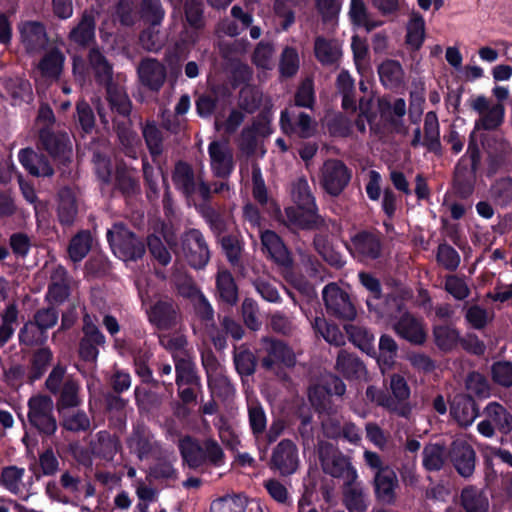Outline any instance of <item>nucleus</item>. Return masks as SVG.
Listing matches in <instances>:
<instances>
[{
	"mask_svg": "<svg viewBox=\"0 0 512 512\" xmlns=\"http://www.w3.org/2000/svg\"><path fill=\"white\" fill-rule=\"evenodd\" d=\"M272 462L282 474H292L298 467V455L295 444L282 440L275 448Z\"/></svg>",
	"mask_w": 512,
	"mask_h": 512,
	"instance_id": "nucleus-16",
	"label": "nucleus"
},
{
	"mask_svg": "<svg viewBox=\"0 0 512 512\" xmlns=\"http://www.w3.org/2000/svg\"><path fill=\"white\" fill-rule=\"evenodd\" d=\"M406 43L412 49H419L425 38V21L420 15L414 14L407 23Z\"/></svg>",
	"mask_w": 512,
	"mask_h": 512,
	"instance_id": "nucleus-41",
	"label": "nucleus"
},
{
	"mask_svg": "<svg viewBox=\"0 0 512 512\" xmlns=\"http://www.w3.org/2000/svg\"><path fill=\"white\" fill-rule=\"evenodd\" d=\"M57 214L62 224H71L77 214V201L74 192L69 188L60 190L58 194Z\"/></svg>",
	"mask_w": 512,
	"mask_h": 512,
	"instance_id": "nucleus-29",
	"label": "nucleus"
},
{
	"mask_svg": "<svg viewBox=\"0 0 512 512\" xmlns=\"http://www.w3.org/2000/svg\"><path fill=\"white\" fill-rule=\"evenodd\" d=\"M92 237L87 231L75 235L68 246V255L73 262H80L91 249Z\"/></svg>",
	"mask_w": 512,
	"mask_h": 512,
	"instance_id": "nucleus-38",
	"label": "nucleus"
},
{
	"mask_svg": "<svg viewBox=\"0 0 512 512\" xmlns=\"http://www.w3.org/2000/svg\"><path fill=\"white\" fill-rule=\"evenodd\" d=\"M246 500L241 496H226L211 504V512H245Z\"/></svg>",
	"mask_w": 512,
	"mask_h": 512,
	"instance_id": "nucleus-54",
	"label": "nucleus"
},
{
	"mask_svg": "<svg viewBox=\"0 0 512 512\" xmlns=\"http://www.w3.org/2000/svg\"><path fill=\"white\" fill-rule=\"evenodd\" d=\"M248 415L253 434H262L267 426V418L263 407L257 400L248 399Z\"/></svg>",
	"mask_w": 512,
	"mask_h": 512,
	"instance_id": "nucleus-46",
	"label": "nucleus"
},
{
	"mask_svg": "<svg viewBox=\"0 0 512 512\" xmlns=\"http://www.w3.org/2000/svg\"><path fill=\"white\" fill-rule=\"evenodd\" d=\"M465 317L473 328L481 329L492 319V314L478 305H472L467 309Z\"/></svg>",
	"mask_w": 512,
	"mask_h": 512,
	"instance_id": "nucleus-62",
	"label": "nucleus"
},
{
	"mask_svg": "<svg viewBox=\"0 0 512 512\" xmlns=\"http://www.w3.org/2000/svg\"><path fill=\"white\" fill-rule=\"evenodd\" d=\"M24 468L9 466L1 472V484L11 493L17 494L23 487Z\"/></svg>",
	"mask_w": 512,
	"mask_h": 512,
	"instance_id": "nucleus-48",
	"label": "nucleus"
},
{
	"mask_svg": "<svg viewBox=\"0 0 512 512\" xmlns=\"http://www.w3.org/2000/svg\"><path fill=\"white\" fill-rule=\"evenodd\" d=\"M274 49L270 44L259 43L253 55L254 64L260 69H271L273 67Z\"/></svg>",
	"mask_w": 512,
	"mask_h": 512,
	"instance_id": "nucleus-63",
	"label": "nucleus"
},
{
	"mask_svg": "<svg viewBox=\"0 0 512 512\" xmlns=\"http://www.w3.org/2000/svg\"><path fill=\"white\" fill-rule=\"evenodd\" d=\"M349 250L359 261H366L379 256L381 244L375 235L360 233L351 239Z\"/></svg>",
	"mask_w": 512,
	"mask_h": 512,
	"instance_id": "nucleus-14",
	"label": "nucleus"
},
{
	"mask_svg": "<svg viewBox=\"0 0 512 512\" xmlns=\"http://www.w3.org/2000/svg\"><path fill=\"white\" fill-rule=\"evenodd\" d=\"M216 287L219 297L233 305L238 300V289L233 276L227 270H219L216 277Z\"/></svg>",
	"mask_w": 512,
	"mask_h": 512,
	"instance_id": "nucleus-35",
	"label": "nucleus"
},
{
	"mask_svg": "<svg viewBox=\"0 0 512 512\" xmlns=\"http://www.w3.org/2000/svg\"><path fill=\"white\" fill-rule=\"evenodd\" d=\"M299 65L300 59L297 50L292 47L284 48L279 62L280 74L284 77H291L296 74Z\"/></svg>",
	"mask_w": 512,
	"mask_h": 512,
	"instance_id": "nucleus-50",
	"label": "nucleus"
},
{
	"mask_svg": "<svg viewBox=\"0 0 512 512\" xmlns=\"http://www.w3.org/2000/svg\"><path fill=\"white\" fill-rule=\"evenodd\" d=\"M484 414L502 434H508L512 431V415L501 404L490 402L485 407Z\"/></svg>",
	"mask_w": 512,
	"mask_h": 512,
	"instance_id": "nucleus-33",
	"label": "nucleus"
},
{
	"mask_svg": "<svg viewBox=\"0 0 512 512\" xmlns=\"http://www.w3.org/2000/svg\"><path fill=\"white\" fill-rule=\"evenodd\" d=\"M397 350V344L392 337L387 335L381 336L378 363L383 373L393 365Z\"/></svg>",
	"mask_w": 512,
	"mask_h": 512,
	"instance_id": "nucleus-43",
	"label": "nucleus"
},
{
	"mask_svg": "<svg viewBox=\"0 0 512 512\" xmlns=\"http://www.w3.org/2000/svg\"><path fill=\"white\" fill-rule=\"evenodd\" d=\"M95 453L104 459L112 460L119 450V442L116 437L106 431L97 434V442L94 444Z\"/></svg>",
	"mask_w": 512,
	"mask_h": 512,
	"instance_id": "nucleus-45",
	"label": "nucleus"
},
{
	"mask_svg": "<svg viewBox=\"0 0 512 512\" xmlns=\"http://www.w3.org/2000/svg\"><path fill=\"white\" fill-rule=\"evenodd\" d=\"M374 483L377 497L384 503H393L398 487V479L395 471L385 466V468L375 473Z\"/></svg>",
	"mask_w": 512,
	"mask_h": 512,
	"instance_id": "nucleus-17",
	"label": "nucleus"
},
{
	"mask_svg": "<svg viewBox=\"0 0 512 512\" xmlns=\"http://www.w3.org/2000/svg\"><path fill=\"white\" fill-rule=\"evenodd\" d=\"M149 321L159 329H167L176 323L177 311L171 300H160L148 311Z\"/></svg>",
	"mask_w": 512,
	"mask_h": 512,
	"instance_id": "nucleus-21",
	"label": "nucleus"
},
{
	"mask_svg": "<svg viewBox=\"0 0 512 512\" xmlns=\"http://www.w3.org/2000/svg\"><path fill=\"white\" fill-rule=\"evenodd\" d=\"M28 418L30 423L45 434L56 430V421L52 415L53 401L48 396L37 395L29 400Z\"/></svg>",
	"mask_w": 512,
	"mask_h": 512,
	"instance_id": "nucleus-7",
	"label": "nucleus"
},
{
	"mask_svg": "<svg viewBox=\"0 0 512 512\" xmlns=\"http://www.w3.org/2000/svg\"><path fill=\"white\" fill-rule=\"evenodd\" d=\"M424 132L426 145L430 150H438L440 147L439 122L435 112H428L425 116Z\"/></svg>",
	"mask_w": 512,
	"mask_h": 512,
	"instance_id": "nucleus-51",
	"label": "nucleus"
},
{
	"mask_svg": "<svg viewBox=\"0 0 512 512\" xmlns=\"http://www.w3.org/2000/svg\"><path fill=\"white\" fill-rule=\"evenodd\" d=\"M40 141L52 156L58 157L63 161L70 160L72 151L69 139L66 135L57 136L48 129H42L40 132Z\"/></svg>",
	"mask_w": 512,
	"mask_h": 512,
	"instance_id": "nucleus-22",
	"label": "nucleus"
},
{
	"mask_svg": "<svg viewBox=\"0 0 512 512\" xmlns=\"http://www.w3.org/2000/svg\"><path fill=\"white\" fill-rule=\"evenodd\" d=\"M18 29L21 42L28 52H36L46 44V32L41 23L35 21L21 22Z\"/></svg>",
	"mask_w": 512,
	"mask_h": 512,
	"instance_id": "nucleus-18",
	"label": "nucleus"
},
{
	"mask_svg": "<svg viewBox=\"0 0 512 512\" xmlns=\"http://www.w3.org/2000/svg\"><path fill=\"white\" fill-rule=\"evenodd\" d=\"M234 363L238 373L241 375H251L255 370V357L244 346L235 349Z\"/></svg>",
	"mask_w": 512,
	"mask_h": 512,
	"instance_id": "nucleus-53",
	"label": "nucleus"
},
{
	"mask_svg": "<svg viewBox=\"0 0 512 512\" xmlns=\"http://www.w3.org/2000/svg\"><path fill=\"white\" fill-rule=\"evenodd\" d=\"M179 448L184 461L190 467H197L202 463L204 459L203 449L191 438L182 439Z\"/></svg>",
	"mask_w": 512,
	"mask_h": 512,
	"instance_id": "nucleus-47",
	"label": "nucleus"
},
{
	"mask_svg": "<svg viewBox=\"0 0 512 512\" xmlns=\"http://www.w3.org/2000/svg\"><path fill=\"white\" fill-rule=\"evenodd\" d=\"M327 310L344 319H353L356 312L348 294L336 284H328L322 291Z\"/></svg>",
	"mask_w": 512,
	"mask_h": 512,
	"instance_id": "nucleus-9",
	"label": "nucleus"
},
{
	"mask_svg": "<svg viewBox=\"0 0 512 512\" xmlns=\"http://www.w3.org/2000/svg\"><path fill=\"white\" fill-rule=\"evenodd\" d=\"M319 453L325 473L333 477L342 478L345 484H352L357 480L358 474L356 469L341 452L330 445L323 444L320 447Z\"/></svg>",
	"mask_w": 512,
	"mask_h": 512,
	"instance_id": "nucleus-3",
	"label": "nucleus"
},
{
	"mask_svg": "<svg viewBox=\"0 0 512 512\" xmlns=\"http://www.w3.org/2000/svg\"><path fill=\"white\" fill-rule=\"evenodd\" d=\"M262 250L276 263L287 265L290 261L289 253L280 237L273 231L261 232Z\"/></svg>",
	"mask_w": 512,
	"mask_h": 512,
	"instance_id": "nucleus-24",
	"label": "nucleus"
},
{
	"mask_svg": "<svg viewBox=\"0 0 512 512\" xmlns=\"http://www.w3.org/2000/svg\"><path fill=\"white\" fill-rule=\"evenodd\" d=\"M470 107L478 114V119L475 121L477 130H493L503 122L505 108L500 102L477 95L470 100Z\"/></svg>",
	"mask_w": 512,
	"mask_h": 512,
	"instance_id": "nucleus-4",
	"label": "nucleus"
},
{
	"mask_svg": "<svg viewBox=\"0 0 512 512\" xmlns=\"http://www.w3.org/2000/svg\"><path fill=\"white\" fill-rule=\"evenodd\" d=\"M268 356L263 359V366L272 369L277 363L291 367L295 364V354L283 342L269 340L266 342Z\"/></svg>",
	"mask_w": 512,
	"mask_h": 512,
	"instance_id": "nucleus-23",
	"label": "nucleus"
},
{
	"mask_svg": "<svg viewBox=\"0 0 512 512\" xmlns=\"http://www.w3.org/2000/svg\"><path fill=\"white\" fill-rule=\"evenodd\" d=\"M315 330L330 344L341 346L345 343V337L339 328L328 324L325 319L317 317L313 324Z\"/></svg>",
	"mask_w": 512,
	"mask_h": 512,
	"instance_id": "nucleus-49",
	"label": "nucleus"
},
{
	"mask_svg": "<svg viewBox=\"0 0 512 512\" xmlns=\"http://www.w3.org/2000/svg\"><path fill=\"white\" fill-rule=\"evenodd\" d=\"M323 428L329 437H343L352 444H358L361 440V431L352 423H345L342 428L334 423H324Z\"/></svg>",
	"mask_w": 512,
	"mask_h": 512,
	"instance_id": "nucleus-44",
	"label": "nucleus"
},
{
	"mask_svg": "<svg viewBox=\"0 0 512 512\" xmlns=\"http://www.w3.org/2000/svg\"><path fill=\"white\" fill-rule=\"evenodd\" d=\"M491 196L501 206L510 204L512 202V178L498 180L491 188Z\"/></svg>",
	"mask_w": 512,
	"mask_h": 512,
	"instance_id": "nucleus-56",
	"label": "nucleus"
},
{
	"mask_svg": "<svg viewBox=\"0 0 512 512\" xmlns=\"http://www.w3.org/2000/svg\"><path fill=\"white\" fill-rule=\"evenodd\" d=\"M336 369L346 378H362L366 375L364 364L356 356L344 350L338 354Z\"/></svg>",
	"mask_w": 512,
	"mask_h": 512,
	"instance_id": "nucleus-31",
	"label": "nucleus"
},
{
	"mask_svg": "<svg viewBox=\"0 0 512 512\" xmlns=\"http://www.w3.org/2000/svg\"><path fill=\"white\" fill-rule=\"evenodd\" d=\"M0 347L3 346L14 334L17 325L18 309L16 304H9L0 314Z\"/></svg>",
	"mask_w": 512,
	"mask_h": 512,
	"instance_id": "nucleus-39",
	"label": "nucleus"
},
{
	"mask_svg": "<svg viewBox=\"0 0 512 512\" xmlns=\"http://www.w3.org/2000/svg\"><path fill=\"white\" fill-rule=\"evenodd\" d=\"M90 67L95 72L96 76L102 80H108L111 75V67L107 63L104 56L96 49H92L89 53Z\"/></svg>",
	"mask_w": 512,
	"mask_h": 512,
	"instance_id": "nucleus-61",
	"label": "nucleus"
},
{
	"mask_svg": "<svg viewBox=\"0 0 512 512\" xmlns=\"http://www.w3.org/2000/svg\"><path fill=\"white\" fill-rule=\"evenodd\" d=\"M346 331L351 341L361 350L368 351L372 348L374 336L367 329L356 325H348Z\"/></svg>",
	"mask_w": 512,
	"mask_h": 512,
	"instance_id": "nucleus-57",
	"label": "nucleus"
},
{
	"mask_svg": "<svg viewBox=\"0 0 512 512\" xmlns=\"http://www.w3.org/2000/svg\"><path fill=\"white\" fill-rule=\"evenodd\" d=\"M64 61L63 53L57 48H52L45 53L38 68L43 77L56 80L63 70Z\"/></svg>",
	"mask_w": 512,
	"mask_h": 512,
	"instance_id": "nucleus-28",
	"label": "nucleus"
},
{
	"mask_svg": "<svg viewBox=\"0 0 512 512\" xmlns=\"http://www.w3.org/2000/svg\"><path fill=\"white\" fill-rule=\"evenodd\" d=\"M382 84L388 88L399 86L404 78V72L399 62L386 60L378 68Z\"/></svg>",
	"mask_w": 512,
	"mask_h": 512,
	"instance_id": "nucleus-36",
	"label": "nucleus"
},
{
	"mask_svg": "<svg viewBox=\"0 0 512 512\" xmlns=\"http://www.w3.org/2000/svg\"><path fill=\"white\" fill-rule=\"evenodd\" d=\"M492 376L495 382L502 386H512V363L497 362L492 366Z\"/></svg>",
	"mask_w": 512,
	"mask_h": 512,
	"instance_id": "nucleus-64",
	"label": "nucleus"
},
{
	"mask_svg": "<svg viewBox=\"0 0 512 512\" xmlns=\"http://www.w3.org/2000/svg\"><path fill=\"white\" fill-rule=\"evenodd\" d=\"M183 251L189 264L194 268L204 267L209 260V250L202 234L195 229L188 231L182 240Z\"/></svg>",
	"mask_w": 512,
	"mask_h": 512,
	"instance_id": "nucleus-12",
	"label": "nucleus"
},
{
	"mask_svg": "<svg viewBox=\"0 0 512 512\" xmlns=\"http://www.w3.org/2000/svg\"><path fill=\"white\" fill-rule=\"evenodd\" d=\"M107 93L112 109L116 110L121 115H128L130 113V101L121 89L109 85Z\"/></svg>",
	"mask_w": 512,
	"mask_h": 512,
	"instance_id": "nucleus-59",
	"label": "nucleus"
},
{
	"mask_svg": "<svg viewBox=\"0 0 512 512\" xmlns=\"http://www.w3.org/2000/svg\"><path fill=\"white\" fill-rule=\"evenodd\" d=\"M210 167L216 177H228L234 169L232 150L226 141L215 140L208 146Z\"/></svg>",
	"mask_w": 512,
	"mask_h": 512,
	"instance_id": "nucleus-11",
	"label": "nucleus"
},
{
	"mask_svg": "<svg viewBox=\"0 0 512 512\" xmlns=\"http://www.w3.org/2000/svg\"><path fill=\"white\" fill-rule=\"evenodd\" d=\"M450 459L456 471L465 478L472 476L475 470L476 454L474 449L463 439L453 441Z\"/></svg>",
	"mask_w": 512,
	"mask_h": 512,
	"instance_id": "nucleus-13",
	"label": "nucleus"
},
{
	"mask_svg": "<svg viewBox=\"0 0 512 512\" xmlns=\"http://www.w3.org/2000/svg\"><path fill=\"white\" fill-rule=\"evenodd\" d=\"M394 329L399 336L414 344H422L426 339L423 323L408 313L401 316Z\"/></svg>",
	"mask_w": 512,
	"mask_h": 512,
	"instance_id": "nucleus-20",
	"label": "nucleus"
},
{
	"mask_svg": "<svg viewBox=\"0 0 512 512\" xmlns=\"http://www.w3.org/2000/svg\"><path fill=\"white\" fill-rule=\"evenodd\" d=\"M107 238L113 253L123 261L136 260L145 252L144 244L122 224H115L108 230Z\"/></svg>",
	"mask_w": 512,
	"mask_h": 512,
	"instance_id": "nucleus-2",
	"label": "nucleus"
},
{
	"mask_svg": "<svg viewBox=\"0 0 512 512\" xmlns=\"http://www.w3.org/2000/svg\"><path fill=\"white\" fill-rule=\"evenodd\" d=\"M4 90L11 97L14 104L32 100V87L22 78L0 79V91Z\"/></svg>",
	"mask_w": 512,
	"mask_h": 512,
	"instance_id": "nucleus-27",
	"label": "nucleus"
},
{
	"mask_svg": "<svg viewBox=\"0 0 512 512\" xmlns=\"http://www.w3.org/2000/svg\"><path fill=\"white\" fill-rule=\"evenodd\" d=\"M345 485L344 502L348 510L351 512L365 511L367 508V499L362 487H360L356 481L352 484Z\"/></svg>",
	"mask_w": 512,
	"mask_h": 512,
	"instance_id": "nucleus-37",
	"label": "nucleus"
},
{
	"mask_svg": "<svg viewBox=\"0 0 512 512\" xmlns=\"http://www.w3.org/2000/svg\"><path fill=\"white\" fill-rule=\"evenodd\" d=\"M351 178L346 165L339 160H328L321 169V185L327 193L339 195Z\"/></svg>",
	"mask_w": 512,
	"mask_h": 512,
	"instance_id": "nucleus-8",
	"label": "nucleus"
},
{
	"mask_svg": "<svg viewBox=\"0 0 512 512\" xmlns=\"http://www.w3.org/2000/svg\"><path fill=\"white\" fill-rule=\"evenodd\" d=\"M173 182L187 198L198 195L206 200L212 193L210 186L204 182L203 178L200 175L195 177L190 165L183 162H179L175 166Z\"/></svg>",
	"mask_w": 512,
	"mask_h": 512,
	"instance_id": "nucleus-5",
	"label": "nucleus"
},
{
	"mask_svg": "<svg viewBox=\"0 0 512 512\" xmlns=\"http://www.w3.org/2000/svg\"><path fill=\"white\" fill-rule=\"evenodd\" d=\"M269 133L270 130L265 121L253 123L252 126L243 130L239 144L240 149L247 154L254 153L258 145V138L268 135Z\"/></svg>",
	"mask_w": 512,
	"mask_h": 512,
	"instance_id": "nucleus-30",
	"label": "nucleus"
},
{
	"mask_svg": "<svg viewBox=\"0 0 512 512\" xmlns=\"http://www.w3.org/2000/svg\"><path fill=\"white\" fill-rule=\"evenodd\" d=\"M128 447L139 459L146 457L152 449V442L142 431H135L128 439Z\"/></svg>",
	"mask_w": 512,
	"mask_h": 512,
	"instance_id": "nucleus-55",
	"label": "nucleus"
},
{
	"mask_svg": "<svg viewBox=\"0 0 512 512\" xmlns=\"http://www.w3.org/2000/svg\"><path fill=\"white\" fill-rule=\"evenodd\" d=\"M95 20L92 13L85 12L79 24L70 32V38L81 45L87 44L94 37Z\"/></svg>",
	"mask_w": 512,
	"mask_h": 512,
	"instance_id": "nucleus-40",
	"label": "nucleus"
},
{
	"mask_svg": "<svg viewBox=\"0 0 512 512\" xmlns=\"http://www.w3.org/2000/svg\"><path fill=\"white\" fill-rule=\"evenodd\" d=\"M280 126L283 133L297 135L300 138H310L317 131L316 122L304 112L283 111L280 117Z\"/></svg>",
	"mask_w": 512,
	"mask_h": 512,
	"instance_id": "nucleus-10",
	"label": "nucleus"
},
{
	"mask_svg": "<svg viewBox=\"0 0 512 512\" xmlns=\"http://www.w3.org/2000/svg\"><path fill=\"white\" fill-rule=\"evenodd\" d=\"M445 449L439 444H429L423 449V466L428 471H438L445 463Z\"/></svg>",
	"mask_w": 512,
	"mask_h": 512,
	"instance_id": "nucleus-42",
	"label": "nucleus"
},
{
	"mask_svg": "<svg viewBox=\"0 0 512 512\" xmlns=\"http://www.w3.org/2000/svg\"><path fill=\"white\" fill-rule=\"evenodd\" d=\"M142 132L151 155L153 157L160 155L162 152V136L156 125L148 122L143 127Z\"/></svg>",
	"mask_w": 512,
	"mask_h": 512,
	"instance_id": "nucleus-58",
	"label": "nucleus"
},
{
	"mask_svg": "<svg viewBox=\"0 0 512 512\" xmlns=\"http://www.w3.org/2000/svg\"><path fill=\"white\" fill-rule=\"evenodd\" d=\"M451 414L459 425L470 426L478 416V409L472 398L459 396L452 403Z\"/></svg>",
	"mask_w": 512,
	"mask_h": 512,
	"instance_id": "nucleus-26",
	"label": "nucleus"
},
{
	"mask_svg": "<svg viewBox=\"0 0 512 512\" xmlns=\"http://www.w3.org/2000/svg\"><path fill=\"white\" fill-rule=\"evenodd\" d=\"M434 339L440 349L450 350L457 344L459 334L451 326L439 325L434 328Z\"/></svg>",
	"mask_w": 512,
	"mask_h": 512,
	"instance_id": "nucleus-52",
	"label": "nucleus"
},
{
	"mask_svg": "<svg viewBox=\"0 0 512 512\" xmlns=\"http://www.w3.org/2000/svg\"><path fill=\"white\" fill-rule=\"evenodd\" d=\"M346 386L341 379L329 375L324 380V385L314 386L309 389V400L313 406L320 409L324 406L327 395L341 396L345 393Z\"/></svg>",
	"mask_w": 512,
	"mask_h": 512,
	"instance_id": "nucleus-19",
	"label": "nucleus"
},
{
	"mask_svg": "<svg viewBox=\"0 0 512 512\" xmlns=\"http://www.w3.org/2000/svg\"><path fill=\"white\" fill-rule=\"evenodd\" d=\"M138 75L143 85L157 91L165 82L166 68L156 59L147 58L139 64Z\"/></svg>",
	"mask_w": 512,
	"mask_h": 512,
	"instance_id": "nucleus-15",
	"label": "nucleus"
},
{
	"mask_svg": "<svg viewBox=\"0 0 512 512\" xmlns=\"http://www.w3.org/2000/svg\"><path fill=\"white\" fill-rule=\"evenodd\" d=\"M314 50L316 58L325 65L336 63L342 55V49L339 42L335 40H326L324 38L316 39Z\"/></svg>",
	"mask_w": 512,
	"mask_h": 512,
	"instance_id": "nucleus-32",
	"label": "nucleus"
},
{
	"mask_svg": "<svg viewBox=\"0 0 512 512\" xmlns=\"http://www.w3.org/2000/svg\"><path fill=\"white\" fill-rule=\"evenodd\" d=\"M18 159L22 166L34 176L44 177L53 174V169L48 161L43 156L35 153L32 149H21L18 154Z\"/></svg>",
	"mask_w": 512,
	"mask_h": 512,
	"instance_id": "nucleus-25",
	"label": "nucleus"
},
{
	"mask_svg": "<svg viewBox=\"0 0 512 512\" xmlns=\"http://www.w3.org/2000/svg\"><path fill=\"white\" fill-rule=\"evenodd\" d=\"M203 366L207 373L208 385L213 397L229 401L235 394V388L226 376L224 368L212 355L202 358Z\"/></svg>",
	"mask_w": 512,
	"mask_h": 512,
	"instance_id": "nucleus-6",
	"label": "nucleus"
},
{
	"mask_svg": "<svg viewBox=\"0 0 512 512\" xmlns=\"http://www.w3.org/2000/svg\"><path fill=\"white\" fill-rule=\"evenodd\" d=\"M292 198L299 211L289 207L286 209V215L293 224L302 228H311L320 223L315 199L305 179H298L293 184Z\"/></svg>",
	"mask_w": 512,
	"mask_h": 512,
	"instance_id": "nucleus-1",
	"label": "nucleus"
},
{
	"mask_svg": "<svg viewBox=\"0 0 512 512\" xmlns=\"http://www.w3.org/2000/svg\"><path fill=\"white\" fill-rule=\"evenodd\" d=\"M354 62L359 73L363 74L368 69V47L364 40L358 36H353L351 43Z\"/></svg>",
	"mask_w": 512,
	"mask_h": 512,
	"instance_id": "nucleus-60",
	"label": "nucleus"
},
{
	"mask_svg": "<svg viewBox=\"0 0 512 512\" xmlns=\"http://www.w3.org/2000/svg\"><path fill=\"white\" fill-rule=\"evenodd\" d=\"M461 503L467 512H486L489 506L488 499L484 493L473 486L462 490Z\"/></svg>",
	"mask_w": 512,
	"mask_h": 512,
	"instance_id": "nucleus-34",
	"label": "nucleus"
}]
</instances>
